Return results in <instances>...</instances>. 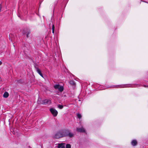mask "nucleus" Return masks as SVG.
Returning <instances> with one entry per match:
<instances>
[{
    "instance_id": "nucleus-1",
    "label": "nucleus",
    "mask_w": 148,
    "mask_h": 148,
    "mask_svg": "<svg viewBox=\"0 0 148 148\" xmlns=\"http://www.w3.org/2000/svg\"><path fill=\"white\" fill-rule=\"evenodd\" d=\"M74 135V134L71 132L69 130L64 129L58 132L53 137L54 138L57 139L66 136L71 138L73 137Z\"/></svg>"
},
{
    "instance_id": "nucleus-2",
    "label": "nucleus",
    "mask_w": 148,
    "mask_h": 148,
    "mask_svg": "<svg viewBox=\"0 0 148 148\" xmlns=\"http://www.w3.org/2000/svg\"><path fill=\"white\" fill-rule=\"evenodd\" d=\"M140 86V85L139 84H127L124 85H120L113 86V87H116L120 88H123L126 87H135L136 86Z\"/></svg>"
},
{
    "instance_id": "nucleus-3",
    "label": "nucleus",
    "mask_w": 148,
    "mask_h": 148,
    "mask_svg": "<svg viewBox=\"0 0 148 148\" xmlns=\"http://www.w3.org/2000/svg\"><path fill=\"white\" fill-rule=\"evenodd\" d=\"M49 110L54 117L57 116L58 114V112L57 110L54 108H51Z\"/></svg>"
},
{
    "instance_id": "nucleus-4",
    "label": "nucleus",
    "mask_w": 148,
    "mask_h": 148,
    "mask_svg": "<svg viewBox=\"0 0 148 148\" xmlns=\"http://www.w3.org/2000/svg\"><path fill=\"white\" fill-rule=\"evenodd\" d=\"M54 88L56 89H58L59 91L60 92H62L64 89V88L62 86H60L59 84H56L54 86Z\"/></svg>"
},
{
    "instance_id": "nucleus-5",
    "label": "nucleus",
    "mask_w": 148,
    "mask_h": 148,
    "mask_svg": "<svg viewBox=\"0 0 148 148\" xmlns=\"http://www.w3.org/2000/svg\"><path fill=\"white\" fill-rule=\"evenodd\" d=\"M51 103V101L49 99H45L42 101L41 103L42 104H49Z\"/></svg>"
},
{
    "instance_id": "nucleus-6",
    "label": "nucleus",
    "mask_w": 148,
    "mask_h": 148,
    "mask_svg": "<svg viewBox=\"0 0 148 148\" xmlns=\"http://www.w3.org/2000/svg\"><path fill=\"white\" fill-rule=\"evenodd\" d=\"M76 131L77 132H85V130L84 128L82 127L81 128H77Z\"/></svg>"
},
{
    "instance_id": "nucleus-7",
    "label": "nucleus",
    "mask_w": 148,
    "mask_h": 148,
    "mask_svg": "<svg viewBox=\"0 0 148 148\" xmlns=\"http://www.w3.org/2000/svg\"><path fill=\"white\" fill-rule=\"evenodd\" d=\"M58 148H64L65 145L63 143H61L58 144Z\"/></svg>"
},
{
    "instance_id": "nucleus-8",
    "label": "nucleus",
    "mask_w": 148,
    "mask_h": 148,
    "mask_svg": "<svg viewBox=\"0 0 148 148\" xmlns=\"http://www.w3.org/2000/svg\"><path fill=\"white\" fill-rule=\"evenodd\" d=\"M131 144L133 146H135L137 144V141L136 140H133L132 141Z\"/></svg>"
},
{
    "instance_id": "nucleus-9",
    "label": "nucleus",
    "mask_w": 148,
    "mask_h": 148,
    "mask_svg": "<svg viewBox=\"0 0 148 148\" xmlns=\"http://www.w3.org/2000/svg\"><path fill=\"white\" fill-rule=\"evenodd\" d=\"M9 96V94L7 92H5L3 94V97L4 98H6L8 97Z\"/></svg>"
},
{
    "instance_id": "nucleus-10",
    "label": "nucleus",
    "mask_w": 148,
    "mask_h": 148,
    "mask_svg": "<svg viewBox=\"0 0 148 148\" xmlns=\"http://www.w3.org/2000/svg\"><path fill=\"white\" fill-rule=\"evenodd\" d=\"M35 69L37 72V73L39 74H40L41 73L40 70L38 68L36 67V66H35Z\"/></svg>"
},
{
    "instance_id": "nucleus-11",
    "label": "nucleus",
    "mask_w": 148,
    "mask_h": 148,
    "mask_svg": "<svg viewBox=\"0 0 148 148\" xmlns=\"http://www.w3.org/2000/svg\"><path fill=\"white\" fill-rule=\"evenodd\" d=\"M63 106L59 104L58 105V107L60 109H62L63 108Z\"/></svg>"
},
{
    "instance_id": "nucleus-12",
    "label": "nucleus",
    "mask_w": 148,
    "mask_h": 148,
    "mask_svg": "<svg viewBox=\"0 0 148 148\" xmlns=\"http://www.w3.org/2000/svg\"><path fill=\"white\" fill-rule=\"evenodd\" d=\"M102 86H99V88L98 90H103L105 89L106 88H104L102 87Z\"/></svg>"
},
{
    "instance_id": "nucleus-13",
    "label": "nucleus",
    "mask_w": 148,
    "mask_h": 148,
    "mask_svg": "<svg viewBox=\"0 0 148 148\" xmlns=\"http://www.w3.org/2000/svg\"><path fill=\"white\" fill-rule=\"evenodd\" d=\"M77 117L79 119H80L82 117V116H81V114L79 113H78L77 114Z\"/></svg>"
},
{
    "instance_id": "nucleus-14",
    "label": "nucleus",
    "mask_w": 148,
    "mask_h": 148,
    "mask_svg": "<svg viewBox=\"0 0 148 148\" xmlns=\"http://www.w3.org/2000/svg\"><path fill=\"white\" fill-rule=\"evenodd\" d=\"M71 145L69 144H67L66 145V148H71Z\"/></svg>"
},
{
    "instance_id": "nucleus-15",
    "label": "nucleus",
    "mask_w": 148,
    "mask_h": 148,
    "mask_svg": "<svg viewBox=\"0 0 148 148\" xmlns=\"http://www.w3.org/2000/svg\"><path fill=\"white\" fill-rule=\"evenodd\" d=\"M30 32L29 31H28L26 32V36L27 37H28L29 36V35L30 34Z\"/></svg>"
},
{
    "instance_id": "nucleus-16",
    "label": "nucleus",
    "mask_w": 148,
    "mask_h": 148,
    "mask_svg": "<svg viewBox=\"0 0 148 148\" xmlns=\"http://www.w3.org/2000/svg\"><path fill=\"white\" fill-rule=\"evenodd\" d=\"M52 30H55V27L54 25L52 26Z\"/></svg>"
},
{
    "instance_id": "nucleus-17",
    "label": "nucleus",
    "mask_w": 148,
    "mask_h": 148,
    "mask_svg": "<svg viewBox=\"0 0 148 148\" xmlns=\"http://www.w3.org/2000/svg\"><path fill=\"white\" fill-rule=\"evenodd\" d=\"M70 83L72 84H74V82L73 81H70Z\"/></svg>"
},
{
    "instance_id": "nucleus-18",
    "label": "nucleus",
    "mask_w": 148,
    "mask_h": 148,
    "mask_svg": "<svg viewBox=\"0 0 148 148\" xmlns=\"http://www.w3.org/2000/svg\"><path fill=\"white\" fill-rule=\"evenodd\" d=\"M39 75L41 76H42V77H43V75L42 74V73H41L40 74H39Z\"/></svg>"
},
{
    "instance_id": "nucleus-19",
    "label": "nucleus",
    "mask_w": 148,
    "mask_h": 148,
    "mask_svg": "<svg viewBox=\"0 0 148 148\" xmlns=\"http://www.w3.org/2000/svg\"><path fill=\"white\" fill-rule=\"evenodd\" d=\"M55 30H52V32L53 34H54Z\"/></svg>"
},
{
    "instance_id": "nucleus-20",
    "label": "nucleus",
    "mask_w": 148,
    "mask_h": 148,
    "mask_svg": "<svg viewBox=\"0 0 148 148\" xmlns=\"http://www.w3.org/2000/svg\"><path fill=\"white\" fill-rule=\"evenodd\" d=\"M2 64V62L1 61H0V65H1Z\"/></svg>"
},
{
    "instance_id": "nucleus-21",
    "label": "nucleus",
    "mask_w": 148,
    "mask_h": 148,
    "mask_svg": "<svg viewBox=\"0 0 148 148\" xmlns=\"http://www.w3.org/2000/svg\"><path fill=\"white\" fill-rule=\"evenodd\" d=\"M23 34H25V32H24V31H23Z\"/></svg>"
},
{
    "instance_id": "nucleus-22",
    "label": "nucleus",
    "mask_w": 148,
    "mask_h": 148,
    "mask_svg": "<svg viewBox=\"0 0 148 148\" xmlns=\"http://www.w3.org/2000/svg\"><path fill=\"white\" fill-rule=\"evenodd\" d=\"M144 87H146L147 86H146V85H144V86H143Z\"/></svg>"
},
{
    "instance_id": "nucleus-23",
    "label": "nucleus",
    "mask_w": 148,
    "mask_h": 148,
    "mask_svg": "<svg viewBox=\"0 0 148 148\" xmlns=\"http://www.w3.org/2000/svg\"><path fill=\"white\" fill-rule=\"evenodd\" d=\"M144 2H145V3H147V2H145V1H144Z\"/></svg>"
}]
</instances>
